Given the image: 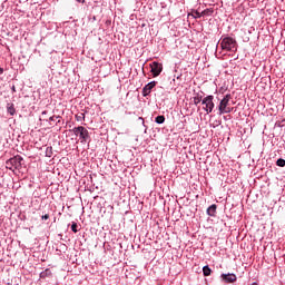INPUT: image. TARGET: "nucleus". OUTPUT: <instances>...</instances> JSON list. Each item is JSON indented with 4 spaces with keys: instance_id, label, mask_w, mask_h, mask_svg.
I'll use <instances>...</instances> for the list:
<instances>
[{
    "instance_id": "nucleus-1",
    "label": "nucleus",
    "mask_w": 285,
    "mask_h": 285,
    "mask_svg": "<svg viewBox=\"0 0 285 285\" xmlns=\"http://www.w3.org/2000/svg\"><path fill=\"white\" fill-rule=\"evenodd\" d=\"M69 132H72L75 137H78V141H80V144H90V131H88L86 127H73Z\"/></svg>"
},
{
    "instance_id": "nucleus-2",
    "label": "nucleus",
    "mask_w": 285,
    "mask_h": 285,
    "mask_svg": "<svg viewBox=\"0 0 285 285\" xmlns=\"http://www.w3.org/2000/svg\"><path fill=\"white\" fill-rule=\"evenodd\" d=\"M220 48L222 50H227V52L237 50V40H235L233 37H225L220 39Z\"/></svg>"
},
{
    "instance_id": "nucleus-3",
    "label": "nucleus",
    "mask_w": 285,
    "mask_h": 285,
    "mask_svg": "<svg viewBox=\"0 0 285 285\" xmlns=\"http://www.w3.org/2000/svg\"><path fill=\"white\" fill-rule=\"evenodd\" d=\"M213 99H215V96L209 95L207 97H205L202 101L203 104V110H205V112H207V115H210V112H213L214 108H215V102H213Z\"/></svg>"
},
{
    "instance_id": "nucleus-4",
    "label": "nucleus",
    "mask_w": 285,
    "mask_h": 285,
    "mask_svg": "<svg viewBox=\"0 0 285 285\" xmlns=\"http://www.w3.org/2000/svg\"><path fill=\"white\" fill-rule=\"evenodd\" d=\"M149 66L153 77H159L161 75V70H164V66L161 63L154 61Z\"/></svg>"
},
{
    "instance_id": "nucleus-5",
    "label": "nucleus",
    "mask_w": 285,
    "mask_h": 285,
    "mask_svg": "<svg viewBox=\"0 0 285 285\" xmlns=\"http://www.w3.org/2000/svg\"><path fill=\"white\" fill-rule=\"evenodd\" d=\"M22 161H23V157H21L19 155L9 159V164H12V166L16 170H21Z\"/></svg>"
},
{
    "instance_id": "nucleus-6",
    "label": "nucleus",
    "mask_w": 285,
    "mask_h": 285,
    "mask_svg": "<svg viewBox=\"0 0 285 285\" xmlns=\"http://www.w3.org/2000/svg\"><path fill=\"white\" fill-rule=\"evenodd\" d=\"M155 86H157V81H151V82L147 83L142 88V97H148V95H150V92H153V88H155Z\"/></svg>"
},
{
    "instance_id": "nucleus-7",
    "label": "nucleus",
    "mask_w": 285,
    "mask_h": 285,
    "mask_svg": "<svg viewBox=\"0 0 285 285\" xmlns=\"http://www.w3.org/2000/svg\"><path fill=\"white\" fill-rule=\"evenodd\" d=\"M220 277L226 284H233L234 282H237V275L235 274H222Z\"/></svg>"
},
{
    "instance_id": "nucleus-8",
    "label": "nucleus",
    "mask_w": 285,
    "mask_h": 285,
    "mask_svg": "<svg viewBox=\"0 0 285 285\" xmlns=\"http://www.w3.org/2000/svg\"><path fill=\"white\" fill-rule=\"evenodd\" d=\"M228 104H230V94L225 95V97L220 100L218 105V111L224 110V108L228 107Z\"/></svg>"
},
{
    "instance_id": "nucleus-9",
    "label": "nucleus",
    "mask_w": 285,
    "mask_h": 285,
    "mask_svg": "<svg viewBox=\"0 0 285 285\" xmlns=\"http://www.w3.org/2000/svg\"><path fill=\"white\" fill-rule=\"evenodd\" d=\"M61 116H50L49 119H43V121H48L49 126H59L61 124Z\"/></svg>"
},
{
    "instance_id": "nucleus-10",
    "label": "nucleus",
    "mask_w": 285,
    "mask_h": 285,
    "mask_svg": "<svg viewBox=\"0 0 285 285\" xmlns=\"http://www.w3.org/2000/svg\"><path fill=\"white\" fill-rule=\"evenodd\" d=\"M216 213H217V205L214 204L207 208V215L209 217H215Z\"/></svg>"
},
{
    "instance_id": "nucleus-11",
    "label": "nucleus",
    "mask_w": 285,
    "mask_h": 285,
    "mask_svg": "<svg viewBox=\"0 0 285 285\" xmlns=\"http://www.w3.org/2000/svg\"><path fill=\"white\" fill-rule=\"evenodd\" d=\"M7 111L11 117H14V115L17 114V109H14V104H8Z\"/></svg>"
},
{
    "instance_id": "nucleus-12",
    "label": "nucleus",
    "mask_w": 285,
    "mask_h": 285,
    "mask_svg": "<svg viewBox=\"0 0 285 285\" xmlns=\"http://www.w3.org/2000/svg\"><path fill=\"white\" fill-rule=\"evenodd\" d=\"M210 273H213V269H210V267H209L208 265H205V266L203 267V275H204L205 277H210Z\"/></svg>"
},
{
    "instance_id": "nucleus-13",
    "label": "nucleus",
    "mask_w": 285,
    "mask_h": 285,
    "mask_svg": "<svg viewBox=\"0 0 285 285\" xmlns=\"http://www.w3.org/2000/svg\"><path fill=\"white\" fill-rule=\"evenodd\" d=\"M214 12H215V10H213V8H209V9H205L204 11H202V14H203V17H210Z\"/></svg>"
},
{
    "instance_id": "nucleus-14",
    "label": "nucleus",
    "mask_w": 285,
    "mask_h": 285,
    "mask_svg": "<svg viewBox=\"0 0 285 285\" xmlns=\"http://www.w3.org/2000/svg\"><path fill=\"white\" fill-rule=\"evenodd\" d=\"M76 121H86V114L79 112L76 116Z\"/></svg>"
},
{
    "instance_id": "nucleus-15",
    "label": "nucleus",
    "mask_w": 285,
    "mask_h": 285,
    "mask_svg": "<svg viewBox=\"0 0 285 285\" xmlns=\"http://www.w3.org/2000/svg\"><path fill=\"white\" fill-rule=\"evenodd\" d=\"M228 112H233V108L227 106L223 110H219L218 115H228Z\"/></svg>"
},
{
    "instance_id": "nucleus-16",
    "label": "nucleus",
    "mask_w": 285,
    "mask_h": 285,
    "mask_svg": "<svg viewBox=\"0 0 285 285\" xmlns=\"http://www.w3.org/2000/svg\"><path fill=\"white\" fill-rule=\"evenodd\" d=\"M155 121H156L157 124L161 125V124H164V122L166 121V117H165L164 115L157 116V117L155 118Z\"/></svg>"
},
{
    "instance_id": "nucleus-17",
    "label": "nucleus",
    "mask_w": 285,
    "mask_h": 285,
    "mask_svg": "<svg viewBox=\"0 0 285 285\" xmlns=\"http://www.w3.org/2000/svg\"><path fill=\"white\" fill-rule=\"evenodd\" d=\"M276 166H278L279 168H284L285 167V159L284 158H278L276 160Z\"/></svg>"
},
{
    "instance_id": "nucleus-18",
    "label": "nucleus",
    "mask_w": 285,
    "mask_h": 285,
    "mask_svg": "<svg viewBox=\"0 0 285 285\" xmlns=\"http://www.w3.org/2000/svg\"><path fill=\"white\" fill-rule=\"evenodd\" d=\"M71 230H72V233H79L77 223L71 224Z\"/></svg>"
},
{
    "instance_id": "nucleus-19",
    "label": "nucleus",
    "mask_w": 285,
    "mask_h": 285,
    "mask_svg": "<svg viewBox=\"0 0 285 285\" xmlns=\"http://www.w3.org/2000/svg\"><path fill=\"white\" fill-rule=\"evenodd\" d=\"M202 101H204V100L202 99V97H195V98H194V104H195V106H198V104H202Z\"/></svg>"
},
{
    "instance_id": "nucleus-20",
    "label": "nucleus",
    "mask_w": 285,
    "mask_h": 285,
    "mask_svg": "<svg viewBox=\"0 0 285 285\" xmlns=\"http://www.w3.org/2000/svg\"><path fill=\"white\" fill-rule=\"evenodd\" d=\"M47 157H52V147H48L46 151Z\"/></svg>"
},
{
    "instance_id": "nucleus-21",
    "label": "nucleus",
    "mask_w": 285,
    "mask_h": 285,
    "mask_svg": "<svg viewBox=\"0 0 285 285\" xmlns=\"http://www.w3.org/2000/svg\"><path fill=\"white\" fill-rule=\"evenodd\" d=\"M6 166L7 168H9V170H12V168H14V165L10 164V159L6 161Z\"/></svg>"
},
{
    "instance_id": "nucleus-22",
    "label": "nucleus",
    "mask_w": 285,
    "mask_h": 285,
    "mask_svg": "<svg viewBox=\"0 0 285 285\" xmlns=\"http://www.w3.org/2000/svg\"><path fill=\"white\" fill-rule=\"evenodd\" d=\"M202 17H204V14H202V12H199V11H196V18L202 19Z\"/></svg>"
},
{
    "instance_id": "nucleus-23",
    "label": "nucleus",
    "mask_w": 285,
    "mask_h": 285,
    "mask_svg": "<svg viewBox=\"0 0 285 285\" xmlns=\"http://www.w3.org/2000/svg\"><path fill=\"white\" fill-rule=\"evenodd\" d=\"M41 219H45V220H46V219H50V215L45 214V215L41 216Z\"/></svg>"
},
{
    "instance_id": "nucleus-24",
    "label": "nucleus",
    "mask_w": 285,
    "mask_h": 285,
    "mask_svg": "<svg viewBox=\"0 0 285 285\" xmlns=\"http://www.w3.org/2000/svg\"><path fill=\"white\" fill-rule=\"evenodd\" d=\"M78 3H86V0H77Z\"/></svg>"
},
{
    "instance_id": "nucleus-25",
    "label": "nucleus",
    "mask_w": 285,
    "mask_h": 285,
    "mask_svg": "<svg viewBox=\"0 0 285 285\" xmlns=\"http://www.w3.org/2000/svg\"><path fill=\"white\" fill-rule=\"evenodd\" d=\"M48 115V111H42V117H46Z\"/></svg>"
},
{
    "instance_id": "nucleus-26",
    "label": "nucleus",
    "mask_w": 285,
    "mask_h": 285,
    "mask_svg": "<svg viewBox=\"0 0 285 285\" xmlns=\"http://www.w3.org/2000/svg\"><path fill=\"white\" fill-rule=\"evenodd\" d=\"M0 75H3V68L0 67Z\"/></svg>"
},
{
    "instance_id": "nucleus-27",
    "label": "nucleus",
    "mask_w": 285,
    "mask_h": 285,
    "mask_svg": "<svg viewBox=\"0 0 285 285\" xmlns=\"http://www.w3.org/2000/svg\"><path fill=\"white\" fill-rule=\"evenodd\" d=\"M198 95H204V92H203V91H199Z\"/></svg>"
},
{
    "instance_id": "nucleus-28",
    "label": "nucleus",
    "mask_w": 285,
    "mask_h": 285,
    "mask_svg": "<svg viewBox=\"0 0 285 285\" xmlns=\"http://www.w3.org/2000/svg\"><path fill=\"white\" fill-rule=\"evenodd\" d=\"M12 90H13V92H14V90H16V89H14V86L12 87Z\"/></svg>"
},
{
    "instance_id": "nucleus-29",
    "label": "nucleus",
    "mask_w": 285,
    "mask_h": 285,
    "mask_svg": "<svg viewBox=\"0 0 285 285\" xmlns=\"http://www.w3.org/2000/svg\"><path fill=\"white\" fill-rule=\"evenodd\" d=\"M256 283H253V285H255Z\"/></svg>"
}]
</instances>
